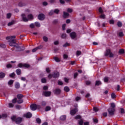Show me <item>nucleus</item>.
Returning a JSON list of instances; mask_svg holds the SVG:
<instances>
[{
	"mask_svg": "<svg viewBox=\"0 0 125 125\" xmlns=\"http://www.w3.org/2000/svg\"><path fill=\"white\" fill-rule=\"evenodd\" d=\"M16 38V36H12L6 37V40H9V44L10 46H15L17 47V51H22L25 50V47H20L18 46V44L16 43V40L14 39Z\"/></svg>",
	"mask_w": 125,
	"mask_h": 125,
	"instance_id": "nucleus-1",
	"label": "nucleus"
},
{
	"mask_svg": "<svg viewBox=\"0 0 125 125\" xmlns=\"http://www.w3.org/2000/svg\"><path fill=\"white\" fill-rule=\"evenodd\" d=\"M115 107L116 104H115V103H112L110 104V107L107 110L108 114L110 116H113V115H114V114L115 113V111H116V110L115 109Z\"/></svg>",
	"mask_w": 125,
	"mask_h": 125,
	"instance_id": "nucleus-2",
	"label": "nucleus"
},
{
	"mask_svg": "<svg viewBox=\"0 0 125 125\" xmlns=\"http://www.w3.org/2000/svg\"><path fill=\"white\" fill-rule=\"evenodd\" d=\"M21 17L24 22H28L29 20H33V19H34V16L32 14H30L28 15L27 16L28 18L26 17V15H25L24 14H22Z\"/></svg>",
	"mask_w": 125,
	"mask_h": 125,
	"instance_id": "nucleus-3",
	"label": "nucleus"
},
{
	"mask_svg": "<svg viewBox=\"0 0 125 125\" xmlns=\"http://www.w3.org/2000/svg\"><path fill=\"white\" fill-rule=\"evenodd\" d=\"M42 107L40 105H37L36 104H33L30 105V109L32 111H36L37 109H41Z\"/></svg>",
	"mask_w": 125,
	"mask_h": 125,
	"instance_id": "nucleus-4",
	"label": "nucleus"
},
{
	"mask_svg": "<svg viewBox=\"0 0 125 125\" xmlns=\"http://www.w3.org/2000/svg\"><path fill=\"white\" fill-rule=\"evenodd\" d=\"M11 119L12 121H15L16 124H20L22 122V118L20 117L16 118V116H13Z\"/></svg>",
	"mask_w": 125,
	"mask_h": 125,
	"instance_id": "nucleus-5",
	"label": "nucleus"
},
{
	"mask_svg": "<svg viewBox=\"0 0 125 125\" xmlns=\"http://www.w3.org/2000/svg\"><path fill=\"white\" fill-rule=\"evenodd\" d=\"M104 55L105 56H108V55H109V57H114V54L111 52V50H110V49L106 50Z\"/></svg>",
	"mask_w": 125,
	"mask_h": 125,
	"instance_id": "nucleus-6",
	"label": "nucleus"
},
{
	"mask_svg": "<svg viewBox=\"0 0 125 125\" xmlns=\"http://www.w3.org/2000/svg\"><path fill=\"white\" fill-rule=\"evenodd\" d=\"M18 67H19L20 68H29V67H30V65L27 63H19L18 65Z\"/></svg>",
	"mask_w": 125,
	"mask_h": 125,
	"instance_id": "nucleus-7",
	"label": "nucleus"
},
{
	"mask_svg": "<svg viewBox=\"0 0 125 125\" xmlns=\"http://www.w3.org/2000/svg\"><path fill=\"white\" fill-rule=\"evenodd\" d=\"M75 119H76V120H80V121H79V124L80 125H83V120H82V118L81 117V116L77 115L75 117Z\"/></svg>",
	"mask_w": 125,
	"mask_h": 125,
	"instance_id": "nucleus-8",
	"label": "nucleus"
},
{
	"mask_svg": "<svg viewBox=\"0 0 125 125\" xmlns=\"http://www.w3.org/2000/svg\"><path fill=\"white\" fill-rule=\"evenodd\" d=\"M44 18H45V17L43 14H40L38 16V19L39 20H41V21H42V20H44Z\"/></svg>",
	"mask_w": 125,
	"mask_h": 125,
	"instance_id": "nucleus-9",
	"label": "nucleus"
},
{
	"mask_svg": "<svg viewBox=\"0 0 125 125\" xmlns=\"http://www.w3.org/2000/svg\"><path fill=\"white\" fill-rule=\"evenodd\" d=\"M51 94V92L50 91H44L43 92V95H44L46 97H48L49 96H50Z\"/></svg>",
	"mask_w": 125,
	"mask_h": 125,
	"instance_id": "nucleus-10",
	"label": "nucleus"
},
{
	"mask_svg": "<svg viewBox=\"0 0 125 125\" xmlns=\"http://www.w3.org/2000/svg\"><path fill=\"white\" fill-rule=\"evenodd\" d=\"M23 117L25 118H30L32 117V113L31 112H28L23 115Z\"/></svg>",
	"mask_w": 125,
	"mask_h": 125,
	"instance_id": "nucleus-11",
	"label": "nucleus"
},
{
	"mask_svg": "<svg viewBox=\"0 0 125 125\" xmlns=\"http://www.w3.org/2000/svg\"><path fill=\"white\" fill-rule=\"evenodd\" d=\"M77 112H78V108H75L71 110L70 114L72 116H74L75 114H76V113H77Z\"/></svg>",
	"mask_w": 125,
	"mask_h": 125,
	"instance_id": "nucleus-12",
	"label": "nucleus"
},
{
	"mask_svg": "<svg viewBox=\"0 0 125 125\" xmlns=\"http://www.w3.org/2000/svg\"><path fill=\"white\" fill-rule=\"evenodd\" d=\"M59 72L57 71H56L53 73V78H59Z\"/></svg>",
	"mask_w": 125,
	"mask_h": 125,
	"instance_id": "nucleus-13",
	"label": "nucleus"
},
{
	"mask_svg": "<svg viewBox=\"0 0 125 125\" xmlns=\"http://www.w3.org/2000/svg\"><path fill=\"white\" fill-rule=\"evenodd\" d=\"M70 36L71 39H76V37H77V34H76V33L73 32L70 33Z\"/></svg>",
	"mask_w": 125,
	"mask_h": 125,
	"instance_id": "nucleus-14",
	"label": "nucleus"
},
{
	"mask_svg": "<svg viewBox=\"0 0 125 125\" xmlns=\"http://www.w3.org/2000/svg\"><path fill=\"white\" fill-rule=\"evenodd\" d=\"M41 48H42V46L41 45L39 46L32 50V52H36L38 49H41Z\"/></svg>",
	"mask_w": 125,
	"mask_h": 125,
	"instance_id": "nucleus-15",
	"label": "nucleus"
},
{
	"mask_svg": "<svg viewBox=\"0 0 125 125\" xmlns=\"http://www.w3.org/2000/svg\"><path fill=\"white\" fill-rule=\"evenodd\" d=\"M60 92H61V90L59 88H57L54 90V93H55V94H59Z\"/></svg>",
	"mask_w": 125,
	"mask_h": 125,
	"instance_id": "nucleus-16",
	"label": "nucleus"
},
{
	"mask_svg": "<svg viewBox=\"0 0 125 125\" xmlns=\"http://www.w3.org/2000/svg\"><path fill=\"white\" fill-rule=\"evenodd\" d=\"M4 77H5V73H4L3 72H0V78L1 79H2V78H4Z\"/></svg>",
	"mask_w": 125,
	"mask_h": 125,
	"instance_id": "nucleus-17",
	"label": "nucleus"
},
{
	"mask_svg": "<svg viewBox=\"0 0 125 125\" xmlns=\"http://www.w3.org/2000/svg\"><path fill=\"white\" fill-rule=\"evenodd\" d=\"M50 110H51V107H50V106H46L45 108V111L46 112H48V111H50Z\"/></svg>",
	"mask_w": 125,
	"mask_h": 125,
	"instance_id": "nucleus-18",
	"label": "nucleus"
},
{
	"mask_svg": "<svg viewBox=\"0 0 125 125\" xmlns=\"http://www.w3.org/2000/svg\"><path fill=\"white\" fill-rule=\"evenodd\" d=\"M69 16V13L66 12H63V17L64 18H67Z\"/></svg>",
	"mask_w": 125,
	"mask_h": 125,
	"instance_id": "nucleus-19",
	"label": "nucleus"
},
{
	"mask_svg": "<svg viewBox=\"0 0 125 125\" xmlns=\"http://www.w3.org/2000/svg\"><path fill=\"white\" fill-rule=\"evenodd\" d=\"M17 102L19 104H21V103H23V100L22 99H18Z\"/></svg>",
	"mask_w": 125,
	"mask_h": 125,
	"instance_id": "nucleus-20",
	"label": "nucleus"
},
{
	"mask_svg": "<svg viewBox=\"0 0 125 125\" xmlns=\"http://www.w3.org/2000/svg\"><path fill=\"white\" fill-rule=\"evenodd\" d=\"M15 87L16 88H20V83L18 82H16L15 83Z\"/></svg>",
	"mask_w": 125,
	"mask_h": 125,
	"instance_id": "nucleus-21",
	"label": "nucleus"
},
{
	"mask_svg": "<svg viewBox=\"0 0 125 125\" xmlns=\"http://www.w3.org/2000/svg\"><path fill=\"white\" fill-rule=\"evenodd\" d=\"M60 120L61 121H65V120H66V116L62 115V116H61Z\"/></svg>",
	"mask_w": 125,
	"mask_h": 125,
	"instance_id": "nucleus-22",
	"label": "nucleus"
},
{
	"mask_svg": "<svg viewBox=\"0 0 125 125\" xmlns=\"http://www.w3.org/2000/svg\"><path fill=\"white\" fill-rule=\"evenodd\" d=\"M13 83H14V81L11 80L8 82V84L9 85H12L13 84Z\"/></svg>",
	"mask_w": 125,
	"mask_h": 125,
	"instance_id": "nucleus-23",
	"label": "nucleus"
},
{
	"mask_svg": "<svg viewBox=\"0 0 125 125\" xmlns=\"http://www.w3.org/2000/svg\"><path fill=\"white\" fill-rule=\"evenodd\" d=\"M43 41H44V42H47L48 41V38H47V37L46 36H43Z\"/></svg>",
	"mask_w": 125,
	"mask_h": 125,
	"instance_id": "nucleus-24",
	"label": "nucleus"
},
{
	"mask_svg": "<svg viewBox=\"0 0 125 125\" xmlns=\"http://www.w3.org/2000/svg\"><path fill=\"white\" fill-rule=\"evenodd\" d=\"M25 3L22 2H20L19 3V6H20L21 7H22V6H25Z\"/></svg>",
	"mask_w": 125,
	"mask_h": 125,
	"instance_id": "nucleus-25",
	"label": "nucleus"
},
{
	"mask_svg": "<svg viewBox=\"0 0 125 125\" xmlns=\"http://www.w3.org/2000/svg\"><path fill=\"white\" fill-rule=\"evenodd\" d=\"M54 59L56 62H60V59H59V58H58L57 57H55Z\"/></svg>",
	"mask_w": 125,
	"mask_h": 125,
	"instance_id": "nucleus-26",
	"label": "nucleus"
},
{
	"mask_svg": "<svg viewBox=\"0 0 125 125\" xmlns=\"http://www.w3.org/2000/svg\"><path fill=\"white\" fill-rule=\"evenodd\" d=\"M101 84V81H97L95 83V85H100Z\"/></svg>",
	"mask_w": 125,
	"mask_h": 125,
	"instance_id": "nucleus-27",
	"label": "nucleus"
},
{
	"mask_svg": "<svg viewBox=\"0 0 125 125\" xmlns=\"http://www.w3.org/2000/svg\"><path fill=\"white\" fill-rule=\"evenodd\" d=\"M6 117H7V114H3L1 115H0V119H1V118H6Z\"/></svg>",
	"mask_w": 125,
	"mask_h": 125,
	"instance_id": "nucleus-28",
	"label": "nucleus"
},
{
	"mask_svg": "<svg viewBox=\"0 0 125 125\" xmlns=\"http://www.w3.org/2000/svg\"><path fill=\"white\" fill-rule=\"evenodd\" d=\"M35 25L36 27H41V23H40V22H39L38 21L35 22Z\"/></svg>",
	"mask_w": 125,
	"mask_h": 125,
	"instance_id": "nucleus-29",
	"label": "nucleus"
},
{
	"mask_svg": "<svg viewBox=\"0 0 125 125\" xmlns=\"http://www.w3.org/2000/svg\"><path fill=\"white\" fill-rule=\"evenodd\" d=\"M64 91H66V92H68V91H70V89L68 87L65 86L64 88Z\"/></svg>",
	"mask_w": 125,
	"mask_h": 125,
	"instance_id": "nucleus-30",
	"label": "nucleus"
},
{
	"mask_svg": "<svg viewBox=\"0 0 125 125\" xmlns=\"http://www.w3.org/2000/svg\"><path fill=\"white\" fill-rule=\"evenodd\" d=\"M111 96L112 99H114L116 97V94H115V93H112L111 95Z\"/></svg>",
	"mask_w": 125,
	"mask_h": 125,
	"instance_id": "nucleus-31",
	"label": "nucleus"
},
{
	"mask_svg": "<svg viewBox=\"0 0 125 125\" xmlns=\"http://www.w3.org/2000/svg\"><path fill=\"white\" fill-rule=\"evenodd\" d=\"M18 99H22L23 98V95L22 94H19L17 95Z\"/></svg>",
	"mask_w": 125,
	"mask_h": 125,
	"instance_id": "nucleus-32",
	"label": "nucleus"
},
{
	"mask_svg": "<svg viewBox=\"0 0 125 125\" xmlns=\"http://www.w3.org/2000/svg\"><path fill=\"white\" fill-rule=\"evenodd\" d=\"M8 107L9 108H13V107H14V104H13L12 103H9Z\"/></svg>",
	"mask_w": 125,
	"mask_h": 125,
	"instance_id": "nucleus-33",
	"label": "nucleus"
},
{
	"mask_svg": "<svg viewBox=\"0 0 125 125\" xmlns=\"http://www.w3.org/2000/svg\"><path fill=\"white\" fill-rule=\"evenodd\" d=\"M82 54V52L80 51H77L76 52V56H80Z\"/></svg>",
	"mask_w": 125,
	"mask_h": 125,
	"instance_id": "nucleus-34",
	"label": "nucleus"
},
{
	"mask_svg": "<svg viewBox=\"0 0 125 125\" xmlns=\"http://www.w3.org/2000/svg\"><path fill=\"white\" fill-rule=\"evenodd\" d=\"M53 13H54V10H51L49 12V15L51 16V15H53Z\"/></svg>",
	"mask_w": 125,
	"mask_h": 125,
	"instance_id": "nucleus-35",
	"label": "nucleus"
},
{
	"mask_svg": "<svg viewBox=\"0 0 125 125\" xmlns=\"http://www.w3.org/2000/svg\"><path fill=\"white\" fill-rule=\"evenodd\" d=\"M11 13H9L8 14H7V15H6V17L8 19H9V18H10V17H11Z\"/></svg>",
	"mask_w": 125,
	"mask_h": 125,
	"instance_id": "nucleus-36",
	"label": "nucleus"
},
{
	"mask_svg": "<svg viewBox=\"0 0 125 125\" xmlns=\"http://www.w3.org/2000/svg\"><path fill=\"white\" fill-rule=\"evenodd\" d=\"M54 13H56V14H58V13H59V10L58 9H56L54 10Z\"/></svg>",
	"mask_w": 125,
	"mask_h": 125,
	"instance_id": "nucleus-37",
	"label": "nucleus"
},
{
	"mask_svg": "<svg viewBox=\"0 0 125 125\" xmlns=\"http://www.w3.org/2000/svg\"><path fill=\"white\" fill-rule=\"evenodd\" d=\"M17 75H20V74H21V69H17Z\"/></svg>",
	"mask_w": 125,
	"mask_h": 125,
	"instance_id": "nucleus-38",
	"label": "nucleus"
},
{
	"mask_svg": "<svg viewBox=\"0 0 125 125\" xmlns=\"http://www.w3.org/2000/svg\"><path fill=\"white\" fill-rule=\"evenodd\" d=\"M119 53H120L121 54L125 53V50L123 49L119 50Z\"/></svg>",
	"mask_w": 125,
	"mask_h": 125,
	"instance_id": "nucleus-39",
	"label": "nucleus"
},
{
	"mask_svg": "<svg viewBox=\"0 0 125 125\" xmlns=\"http://www.w3.org/2000/svg\"><path fill=\"white\" fill-rule=\"evenodd\" d=\"M13 24H14V21L9 22L8 24V26H11V25H13Z\"/></svg>",
	"mask_w": 125,
	"mask_h": 125,
	"instance_id": "nucleus-40",
	"label": "nucleus"
},
{
	"mask_svg": "<svg viewBox=\"0 0 125 125\" xmlns=\"http://www.w3.org/2000/svg\"><path fill=\"white\" fill-rule=\"evenodd\" d=\"M41 105L42 106H45L46 105V102L45 101H42V103H41Z\"/></svg>",
	"mask_w": 125,
	"mask_h": 125,
	"instance_id": "nucleus-41",
	"label": "nucleus"
},
{
	"mask_svg": "<svg viewBox=\"0 0 125 125\" xmlns=\"http://www.w3.org/2000/svg\"><path fill=\"white\" fill-rule=\"evenodd\" d=\"M30 28H31L32 29L35 28V24L34 23H31L29 25Z\"/></svg>",
	"mask_w": 125,
	"mask_h": 125,
	"instance_id": "nucleus-42",
	"label": "nucleus"
},
{
	"mask_svg": "<svg viewBox=\"0 0 125 125\" xmlns=\"http://www.w3.org/2000/svg\"><path fill=\"white\" fill-rule=\"evenodd\" d=\"M67 37V35L66 34H62V39H65Z\"/></svg>",
	"mask_w": 125,
	"mask_h": 125,
	"instance_id": "nucleus-43",
	"label": "nucleus"
},
{
	"mask_svg": "<svg viewBox=\"0 0 125 125\" xmlns=\"http://www.w3.org/2000/svg\"><path fill=\"white\" fill-rule=\"evenodd\" d=\"M42 83H46V79L42 78Z\"/></svg>",
	"mask_w": 125,
	"mask_h": 125,
	"instance_id": "nucleus-44",
	"label": "nucleus"
},
{
	"mask_svg": "<svg viewBox=\"0 0 125 125\" xmlns=\"http://www.w3.org/2000/svg\"><path fill=\"white\" fill-rule=\"evenodd\" d=\"M54 44L55 45H57L59 44V41H55L54 42Z\"/></svg>",
	"mask_w": 125,
	"mask_h": 125,
	"instance_id": "nucleus-45",
	"label": "nucleus"
},
{
	"mask_svg": "<svg viewBox=\"0 0 125 125\" xmlns=\"http://www.w3.org/2000/svg\"><path fill=\"white\" fill-rule=\"evenodd\" d=\"M36 122L38 123V124H41V120L40 119V118H37Z\"/></svg>",
	"mask_w": 125,
	"mask_h": 125,
	"instance_id": "nucleus-46",
	"label": "nucleus"
},
{
	"mask_svg": "<svg viewBox=\"0 0 125 125\" xmlns=\"http://www.w3.org/2000/svg\"><path fill=\"white\" fill-rule=\"evenodd\" d=\"M100 18H102L103 19H105V15L102 14L100 16Z\"/></svg>",
	"mask_w": 125,
	"mask_h": 125,
	"instance_id": "nucleus-47",
	"label": "nucleus"
},
{
	"mask_svg": "<svg viewBox=\"0 0 125 125\" xmlns=\"http://www.w3.org/2000/svg\"><path fill=\"white\" fill-rule=\"evenodd\" d=\"M108 80H109V79L107 77H105L104 79V83H107V82H108Z\"/></svg>",
	"mask_w": 125,
	"mask_h": 125,
	"instance_id": "nucleus-48",
	"label": "nucleus"
},
{
	"mask_svg": "<svg viewBox=\"0 0 125 125\" xmlns=\"http://www.w3.org/2000/svg\"><path fill=\"white\" fill-rule=\"evenodd\" d=\"M9 76L10 77H11V78H14V76H15V74H14V73H12L10 74Z\"/></svg>",
	"mask_w": 125,
	"mask_h": 125,
	"instance_id": "nucleus-49",
	"label": "nucleus"
},
{
	"mask_svg": "<svg viewBox=\"0 0 125 125\" xmlns=\"http://www.w3.org/2000/svg\"><path fill=\"white\" fill-rule=\"evenodd\" d=\"M70 44L68 43H65L64 44H63V47H67V46H69Z\"/></svg>",
	"mask_w": 125,
	"mask_h": 125,
	"instance_id": "nucleus-50",
	"label": "nucleus"
},
{
	"mask_svg": "<svg viewBox=\"0 0 125 125\" xmlns=\"http://www.w3.org/2000/svg\"><path fill=\"white\" fill-rule=\"evenodd\" d=\"M119 37H123L124 33H123V32H119Z\"/></svg>",
	"mask_w": 125,
	"mask_h": 125,
	"instance_id": "nucleus-51",
	"label": "nucleus"
},
{
	"mask_svg": "<svg viewBox=\"0 0 125 125\" xmlns=\"http://www.w3.org/2000/svg\"><path fill=\"white\" fill-rule=\"evenodd\" d=\"M67 12L71 13V12H73V10L71 8H68L67 9Z\"/></svg>",
	"mask_w": 125,
	"mask_h": 125,
	"instance_id": "nucleus-52",
	"label": "nucleus"
},
{
	"mask_svg": "<svg viewBox=\"0 0 125 125\" xmlns=\"http://www.w3.org/2000/svg\"><path fill=\"white\" fill-rule=\"evenodd\" d=\"M99 12H100V13H102V12H103V10H102V8L100 7L99 8Z\"/></svg>",
	"mask_w": 125,
	"mask_h": 125,
	"instance_id": "nucleus-53",
	"label": "nucleus"
},
{
	"mask_svg": "<svg viewBox=\"0 0 125 125\" xmlns=\"http://www.w3.org/2000/svg\"><path fill=\"white\" fill-rule=\"evenodd\" d=\"M65 27H66V24H63L62 25V30L63 31H65V30H66Z\"/></svg>",
	"mask_w": 125,
	"mask_h": 125,
	"instance_id": "nucleus-54",
	"label": "nucleus"
},
{
	"mask_svg": "<svg viewBox=\"0 0 125 125\" xmlns=\"http://www.w3.org/2000/svg\"><path fill=\"white\" fill-rule=\"evenodd\" d=\"M43 89L44 90H47V89H48V87H47V86H44L43 87Z\"/></svg>",
	"mask_w": 125,
	"mask_h": 125,
	"instance_id": "nucleus-55",
	"label": "nucleus"
},
{
	"mask_svg": "<svg viewBox=\"0 0 125 125\" xmlns=\"http://www.w3.org/2000/svg\"><path fill=\"white\" fill-rule=\"evenodd\" d=\"M58 84H59V85H62V84H63V82H62V81H59V82H58Z\"/></svg>",
	"mask_w": 125,
	"mask_h": 125,
	"instance_id": "nucleus-56",
	"label": "nucleus"
},
{
	"mask_svg": "<svg viewBox=\"0 0 125 125\" xmlns=\"http://www.w3.org/2000/svg\"><path fill=\"white\" fill-rule=\"evenodd\" d=\"M17 102V99L15 98L12 100V103H16Z\"/></svg>",
	"mask_w": 125,
	"mask_h": 125,
	"instance_id": "nucleus-57",
	"label": "nucleus"
},
{
	"mask_svg": "<svg viewBox=\"0 0 125 125\" xmlns=\"http://www.w3.org/2000/svg\"><path fill=\"white\" fill-rule=\"evenodd\" d=\"M117 25L118 27H122V22L120 21L118 22Z\"/></svg>",
	"mask_w": 125,
	"mask_h": 125,
	"instance_id": "nucleus-58",
	"label": "nucleus"
},
{
	"mask_svg": "<svg viewBox=\"0 0 125 125\" xmlns=\"http://www.w3.org/2000/svg\"><path fill=\"white\" fill-rule=\"evenodd\" d=\"M21 81H23V82H25V81H26V78L21 77Z\"/></svg>",
	"mask_w": 125,
	"mask_h": 125,
	"instance_id": "nucleus-59",
	"label": "nucleus"
},
{
	"mask_svg": "<svg viewBox=\"0 0 125 125\" xmlns=\"http://www.w3.org/2000/svg\"><path fill=\"white\" fill-rule=\"evenodd\" d=\"M6 67H7V68H12V65H11V64H7Z\"/></svg>",
	"mask_w": 125,
	"mask_h": 125,
	"instance_id": "nucleus-60",
	"label": "nucleus"
},
{
	"mask_svg": "<svg viewBox=\"0 0 125 125\" xmlns=\"http://www.w3.org/2000/svg\"><path fill=\"white\" fill-rule=\"evenodd\" d=\"M70 32H72V30L70 29H68L66 30V33L67 34H70Z\"/></svg>",
	"mask_w": 125,
	"mask_h": 125,
	"instance_id": "nucleus-61",
	"label": "nucleus"
},
{
	"mask_svg": "<svg viewBox=\"0 0 125 125\" xmlns=\"http://www.w3.org/2000/svg\"><path fill=\"white\" fill-rule=\"evenodd\" d=\"M54 24H57L58 23V20H55L53 21Z\"/></svg>",
	"mask_w": 125,
	"mask_h": 125,
	"instance_id": "nucleus-62",
	"label": "nucleus"
},
{
	"mask_svg": "<svg viewBox=\"0 0 125 125\" xmlns=\"http://www.w3.org/2000/svg\"><path fill=\"white\" fill-rule=\"evenodd\" d=\"M81 100V97H77L75 99L76 101H79V100Z\"/></svg>",
	"mask_w": 125,
	"mask_h": 125,
	"instance_id": "nucleus-63",
	"label": "nucleus"
},
{
	"mask_svg": "<svg viewBox=\"0 0 125 125\" xmlns=\"http://www.w3.org/2000/svg\"><path fill=\"white\" fill-rule=\"evenodd\" d=\"M93 110L94 111H95V112H98L99 109H98V108L97 107H94Z\"/></svg>",
	"mask_w": 125,
	"mask_h": 125,
	"instance_id": "nucleus-64",
	"label": "nucleus"
}]
</instances>
